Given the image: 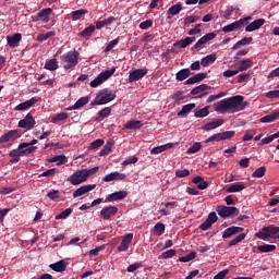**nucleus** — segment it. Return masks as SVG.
<instances>
[{"mask_svg":"<svg viewBox=\"0 0 279 279\" xmlns=\"http://www.w3.org/2000/svg\"><path fill=\"white\" fill-rule=\"evenodd\" d=\"M9 156L11 158V165H16V162H21V156H23V153H21V149L17 146L16 149H13L9 153Z\"/></svg>","mask_w":279,"mask_h":279,"instance_id":"a878e982","label":"nucleus"},{"mask_svg":"<svg viewBox=\"0 0 279 279\" xmlns=\"http://www.w3.org/2000/svg\"><path fill=\"white\" fill-rule=\"evenodd\" d=\"M147 73H149V70L147 68L131 71L129 73L130 84H132L133 82H138V80H143V77H145Z\"/></svg>","mask_w":279,"mask_h":279,"instance_id":"9b49d317","label":"nucleus"},{"mask_svg":"<svg viewBox=\"0 0 279 279\" xmlns=\"http://www.w3.org/2000/svg\"><path fill=\"white\" fill-rule=\"evenodd\" d=\"M114 144L111 143V142H108L104 147L102 149L100 150L99 153V156H108V154H110V151H112V146Z\"/></svg>","mask_w":279,"mask_h":279,"instance_id":"8fccbe9b","label":"nucleus"},{"mask_svg":"<svg viewBox=\"0 0 279 279\" xmlns=\"http://www.w3.org/2000/svg\"><path fill=\"white\" fill-rule=\"evenodd\" d=\"M82 170L85 175V179L88 180L89 175H95V173H97V171H99V167H94L90 169H82Z\"/></svg>","mask_w":279,"mask_h":279,"instance_id":"5fc2aeb1","label":"nucleus"},{"mask_svg":"<svg viewBox=\"0 0 279 279\" xmlns=\"http://www.w3.org/2000/svg\"><path fill=\"white\" fill-rule=\"evenodd\" d=\"M178 252L174 248L168 250L159 255V259L167 260V258H173Z\"/></svg>","mask_w":279,"mask_h":279,"instance_id":"c03bdc74","label":"nucleus"},{"mask_svg":"<svg viewBox=\"0 0 279 279\" xmlns=\"http://www.w3.org/2000/svg\"><path fill=\"white\" fill-rule=\"evenodd\" d=\"M136 162H138V157L132 156L122 161V165L124 167H128V165H136Z\"/></svg>","mask_w":279,"mask_h":279,"instance_id":"680f3d73","label":"nucleus"},{"mask_svg":"<svg viewBox=\"0 0 279 279\" xmlns=\"http://www.w3.org/2000/svg\"><path fill=\"white\" fill-rule=\"evenodd\" d=\"M245 228L243 227H229L222 233V239H230V236H234V234H241Z\"/></svg>","mask_w":279,"mask_h":279,"instance_id":"aec40b11","label":"nucleus"},{"mask_svg":"<svg viewBox=\"0 0 279 279\" xmlns=\"http://www.w3.org/2000/svg\"><path fill=\"white\" fill-rule=\"evenodd\" d=\"M125 178L126 175L124 173L111 172L104 177V182H114V180L121 181V180H125Z\"/></svg>","mask_w":279,"mask_h":279,"instance_id":"b1692460","label":"nucleus"},{"mask_svg":"<svg viewBox=\"0 0 279 279\" xmlns=\"http://www.w3.org/2000/svg\"><path fill=\"white\" fill-rule=\"evenodd\" d=\"M111 112H112V108L110 107L104 108L100 111H98V117L96 120L104 121L106 117H110Z\"/></svg>","mask_w":279,"mask_h":279,"instance_id":"58836bf2","label":"nucleus"},{"mask_svg":"<svg viewBox=\"0 0 279 279\" xmlns=\"http://www.w3.org/2000/svg\"><path fill=\"white\" fill-rule=\"evenodd\" d=\"M86 10L84 9H80V10H76V11H73L71 13V16H72V21H80V19H82V16H84V14H86Z\"/></svg>","mask_w":279,"mask_h":279,"instance_id":"de8ad7c7","label":"nucleus"},{"mask_svg":"<svg viewBox=\"0 0 279 279\" xmlns=\"http://www.w3.org/2000/svg\"><path fill=\"white\" fill-rule=\"evenodd\" d=\"M104 145V140L98 138L96 141H94L90 145H89V149H98V147H101Z\"/></svg>","mask_w":279,"mask_h":279,"instance_id":"774afa93","label":"nucleus"},{"mask_svg":"<svg viewBox=\"0 0 279 279\" xmlns=\"http://www.w3.org/2000/svg\"><path fill=\"white\" fill-rule=\"evenodd\" d=\"M56 173H58V169L52 168L39 174L38 178H51L52 175H56Z\"/></svg>","mask_w":279,"mask_h":279,"instance_id":"4d7b16f0","label":"nucleus"},{"mask_svg":"<svg viewBox=\"0 0 279 279\" xmlns=\"http://www.w3.org/2000/svg\"><path fill=\"white\" fill-rule=\"evenodd\" d=\"M250 21H252V16H246V17L240 19V20L222 27V32H225V34H228L230 32H236V29H241V27H245V25H250Z\"/></svg>","mask_w":279,"mask_h":279,"instance_id":"423d86ee","label":"nucleus"},{"mask_svg":"<svg viewBox=\"0 0 279 279\" xmlns=\"http://www.w3.org/2000/svg\"><path fill=\"white\" fill-rule=\"evenodd\" d=\"M86 181L87 179H86V175L84 174V170H77L76 172H74L68 178V182H71L73 186L83 184V182H86Z\"/></svg>","mask_w":279,"mask_h":279,"instance_id":"9d476101","label":"nucleus"},{"mask_svg":"<svg viewBox=\"0 0 279 279\" xmlns=\"http://www.w3.org/2000/svg\"><path fill=\"white\" fill-rule=\"evenodd\" d=\"M220 125H223V119H218L216 121L206 123L203 126V130H205V132H210V130H217V128H220Z\"/></svg>","mask_w":279,"mask_h":279,"instance_id":"bb28decb","label":"nucleus"},{"mask_svg":"<svg viewBox=\"0 0 279 279\" xmlns=\"http://www.w3.org/2000/svg\"><path fill=\"white\" fill-rule=\"evenodd\" d=\"M78 60L80 52L77 51H68L61 56V62L65 63L63 69H65L66 71H69V69H73L74 66H77Z\"/></svg>","mask_w":279,"mask_h":279,"instance_id":"20e7f679","label":"nucleus"},{"mask_svg":"<svg viewBox=\"0 0 279 279\" xmlns=\"http://www.w3.org/2000/svg\"><path fill=\"white\" fill-rule=\"evenodd\" d=\"M235 132L234 131H225L221 133H216L208 137L205 143H213V141H217V143L221 141H228V138H233Z\"/></svg>","mask_w":279,"mask_h":279,"instance_id":"1a4fd4ad","label":"nucleus"},{"mask_svg":"<svg viewBox=\"0 0 279 279\" xmlns=\"http://www.w3.org/2000/svg\"><path fill=\"white\" fill-rule=\"evenodd\" d=\"M254 134H256V131H246L245 134L242 137L243 143L247 142V141H252V138H254Z\"/></svg>","mask_w":279,"mask_h":279,"instance_id":"0e129e2a","label":"nucleus"},{"mask_svg":"<svg viewBox=\"0 0 279 279\" xmlns=\"http://www.w3.org/2000/svg\"><path fill=\"white\" fill-rule=\"evenodd\" d=\"M229 102V110H231V113L234 114V112H241L242 110H245L250 106V102L243 101L245 97L242 95L232 96L230 98H227Z\"/></svg>","mask_w":279,"mask_h":279,"instance_id":"f03ea898","label":"nucleus"},{"mask_svg":"<svg viewBox=\"0 0 279 279\" xmlns=\"http://www.w3.org/2000/svg\"><path fill=\"white\" fill-rule=\"evenodd\" d=\"M49 267L50 269H52V271H57L59 274H62V271H66V263H64V260H59L54 264H50Z\"/></svg>","mask_w":279,"mask_h":279,"instance_id":"7c9ffc66","label":"nucleus"},{"mask_svg":"<svg viewBox=\"0 0 279 279\" xmlns=\"http://www.w3.org/2000/svg\"><path fill=\"white\" fill-rule=\"evenodd\" d=\"M114 73H117L116 66H112L110 70L101 72L95 80L89 83V86H92V88H97V86H101V83L106 82V80H110V77H112Z\"/></svg>","mask_w":279,"mask_h":279,"instance_id":"39448f33","label":"nucleus"},{"mask_svg":"<svg viewBox=\"0 0 279 279\" xmlns=\"http://www.w3.org/2000/svg\"><path fill=\"white\" fill-rule=\"evenodd\" d=\"M276 119H279V110H275L271 113L262 117L259 121L260 123H272Z\"/></svg>","mask_w":279,"mask_h":279,"instance_id":"c85d7f7f","label":"nucleus"},{"mask_svg":"<svg viewBox=\"0 0 279 279\" xmlns=\"http://www.w3.org/2000/svg\"><path fill=\"white\" fill-rule=\"evenodd\" d=\"M125 197H128V192L119 191L108 195L105 202H119L121 199H125Z\"/></svg>","mask_w":279,"mask_h":279,"instance_id":"412c9836","label":"nucleus"},{"mask_svg":"<svg viewBox=\"0 0 279 279\" xmlns=\"http://www.w3.org/2000/svg\"><path fill=\"white\" fill-rule=\"evenodd\" d=\"M95 189H97L96 184L83 185L74 191L73 198L75 199L76 197H82V195H86V193H90V191Z\"/></svg>","mask_w":279,"mask_h":279,"instance_id":"dca6fc26","label":"nucleus"},{"mask_svg":"<svg viewBox=\"0 0 279 279\" xmlns=\"http://www.w3.org/2000/svg\"><path fill=\"white\" fill-rule=\"evenodd\" d=\"M199 149H202V143L196 142L187 149L186 154H197Z\"/></svg>","mask_w":279,"mask_h":279,"instance_id":"6e6d98bb","label":"nucleus"},{"mask_svg":"<svg viewBox=\"0 0 279 279\" xmlns=\"http://www.w3.org/2000/svg\"><path fill=\"white\" fill-rule=\"evenodd\" d=\"M243 189H245V183H243V182L233 183V184H231V185L227 189V192H228V193H239V192L243 191Z\"/></svg>","mask_w":279,"mask_h":279,"instance_id":"473e14b6","label":"nucleus"},{"mask_svg":"<svg viewBox=\"0 0 279 279\" xmlns=\"http://www.w3.org/2000/svg\"><path fill=\"white\" fill-rule=\"evenodd\" d=\"M266 97L267 99H279V89L267 92Z\"/></svg>","mask_w":279,"mask_h":279,"instance_id":"338daca9","label":"nucleus"},{"mask_svg":"<svg viewBox=\"0 0 279 279\" xmlns=\"http://www.w3.org/2000/svg\"><path fill=\"white\" fill-rule=\"evenodd\" d=\"M155 232L157 236H162V234H165V223L159 222L155 225Z\"/></svg>","mask_w":279,"mask_h":279,"instance_id":"052dcab7","label":"nucleus"},{"mask_svg":"<svg viewBox=\"0 0 279 279\" xmlns=\"http://www.w3.org/2000/svg\"><path fill=\"white\" fill-rule=\"evenodd\" d=\"M117 213H119V207L108 206L100 210V217L101 219H105V220L112 219V217H114Z\"/></svg>","mask_w":279,"mask_h":279,"instance_id":"2eb2a0df","label":"nucleus"},{"mask_svg":"<svg viewBox=\"0 0 279 279\" xmlns=\"http://www.w3.org/2000/svg\"><path fill=\"white\" fill-rule=\"evenodd\" d=\"M175 175L177 178H189V175H191V172L189 171V169L175 170Z\"/></svg>","mask_w":279,"mask_h":279,"instance_id":"69168bd1","label":"nucleus"},{"mask_svg":"<svg viewBox=\"0 0 279 279\" xmlns=\"http://www.w3.org/2000/svg\"><path fill=\"white\" fill-rule=\"evenodd\" d=\"M189 45H191V41H189V38L186 37L184 39L177 40L173 44V47H180L181 49H186V47H189Z\"/></svg>","mask_w":279,"mask_h":279,"instance_id":"09e8293b","label":"nucleus"},{"mask_svg":"<svg viewBox=\"0 0 279 279\" xmlns=\"http://www.w3.org/2000/svg\"><path fill=\"white\" fill-rule=\"evenodd\" d=\"M217 213L219 217L222 219H227V217H232L234 215L235 217H239V208L232 207V206H220L217 208Z\"/></svg>","mask_w":279,"mask_h":279,"instance_id":"0eeeda50","label":"nucleus"},{"mask_svg":"<svg viewBox=\"0 0 279 279\" xmlns=\"http://www.w3.org/2000/svg\"><path fill=\"white\" fill-rule=\"evenodd\" d=\"M95 25H89L80 33V36H82V38L88 39L90 36H93V34H95Z\"/></svg>","mask_w":279,"mask_h":279,"instance_id":"c9c22d12","label":"nucleus"},{"mask_svg":"<svg viewBox=\"0 0 279 279\" xmlns=\"http://www.w3.org/2000/svg\"><path fill=\"white\" fill-rule=\"evenodd\" d=\"M117 19L114 16H110L108 19L97 21L96 22V29H104V27H108L109 25H112Z\"/></svg>","mask_w":279,"mask_h":279,"instance_id":"cd10ccee","label":"nucleus"},{"mask_svg":"<svg viewBox=\"0 0 279 279\" xmlns=\"http://www.w3.org/2000/svg\"><path fill=\"white\" fill-rule=\"evenodd\" d=\"M246 236L247 234L240 233L236 238L229 242V247H234V245H239V243H241V241H244Z\"/></svg>","mask_w":279,"mask_h":279,"instance_id":"a18cd8bd","label":"nucleus"},{"mask_svg":"<svg viewBox=\"0 0 279 279\" xmlns=\"http://www.w3.org/2000/svg\"><path fill=\"white\" fill-rule=\"evenodd\" d=\"M52 36H56L54 31H50V32H47V33L39 34L37 36L36 40H38V43H45V40H48V38H52Z\"/></svg>","mask_w":279,"mask_h":279,"instance_id":"79ce46f5","label":"nucleus"},{"mask_svg":"<svg viewBox=\"0 0 279 279\" xmlns=\"http://www.w3.org/2000/svg\"><path fill=\"white\" fill-rule=\"evenodd\" d=\"M252 60L251 59H246V60H242L240 62H238L236 66H238V71L243 72V71H247V69H252Z\"/></svg>","mask_w":279,"mask_h":279,"instance_id":"2f4dec72","label":"nucleus"},{"mask_svg":"<svg viewBox=\"0 0 279 279\" xmlns=\"http://www.w3.org/2000/svg\"><path fill=\"white\" fill-rule=\"evenodd\" d=\"M265 23V19L255 20L245 27V32H256V29H260Z\"/></svg>","mask_w":279,"mask_h":279,"instance_id":"4be33fe9","label":"nucleus"},{"mask_svg":"<svg viewBox=\"0 0 279 279\" xmlns=\"http://www.w3.org/2000/svg\"><path fill=\"white\" fill-rule=\"evenodd\" d=\"M38 101H40V98L33 97L17 106H15L14 110H16L17 112H24L25 110H29V108H32L33 106H36V104H38Z\"/></svg>","mask_w":279,"mask_h":279,"instance_id":"ddd939ff","label":"nucleus"},{"mask_svg":"<svg viewBox=\"0 0 279 279\" xmlns=\"http://www.w3.org/2000/svg\"><path fill=\"white\" fill-rule=\"evenodd\" d=\"M193 108H195V104H187L184 105L181 109V111L178 112V117H184V114H189V112H191L193 110Z\"/></svg>","mask_w":279,"mask_h":279,"instance_id":"37998d69","label":"nucleus"},{"mask_svg":"<svg viewBox=\"0 0 279 279\" xmlns=\"http://www.w3.org/2000/svg\"><path fill=\"white\" fill-rule=\"evenodd\" d=\"M48 162H58L57 165L60 167V165H66L68 159L64 155H57L52 158H49Z\"/></svg>","mask_w":279,"mask_h":279,"instance_id":"4c0bfd02","label":"nucleus"},{"mask_svg":"<svg viewBox=\"0 0 279 279\" xmlns=\"http://www.w3.org/2000/svg\"><path fill=\"white\" fill-rule=\"evenodd\" d=\"M71 213H73L72 208H66L65 210L61 211L60 214H58L54 219L60 220V219H66V217H69L71 215Z\"/></svg>","mask_w":279,"mask_h":279,"instance_id":"864d4df0","label":"nucleus"},{"mask_svg":"<svg viewBox=\"0 0 279 279\" xmlns=\"http://www.w3.org/2000/svg\"><path fill=\"white\" fill-rule=\"evenodd\" d=\"M117 45H119V37L111 40L107 47L105 48V51L108 53L109 51H112L113 47H117Z\"/></svg>","mask_w":279,"mask_h":279,"instance_id":"e2e57ef3","label":"nucleus"},{"mask_svg":"<svg viewBox=\"0 0 279 279\" xmlns=\"http://www.w3.org/2000/svg\"><path fill=\"white\" fill-rule=\"evenodd\" d=\"M255 236L262 239V241H267L270 238L278 239L279 241V227H276V225L263 227L260 231L255 233Z\"/></svg>","mask_w":279,"mask_h":279,"instance_id":"7ed1b4c3","label":"nucleus"},{"mask_svg":"<svg viewBox=\"0 0 279 279\" xmlns=\"http://www.w3.org/2000/svg\"><path fill=\"white\" fill-rule=\"evenodd\" d=\"M23 36L20 33H15L12 36H7V45L11 47V49H16L21 44Z\"/></svg>","mask_w":279,"mask_h":279,"instance_id":"f3484780","label":"nucleus"},{"mask_svg":"<svg viewBox=\"0 0 279 279\" xmlns=\"http://www.w3.org/2000/svg\"><path fill=\"white\" fill-rule=\"evenodd\" d=\"M214 109L216 112H220L221 114H223V112L230 111V105L228 102V98L217 101L214 105Z\"/></svg>","mask_w":279,"mask_h":279,"instance_id":"6ab92c4d","label":"nucleus"},{"mask_svg":"<svg viewBox=\"0 0 279 279\" xmlns=\"http://www.w3.org/2000/svg\"><path fill=\"white\" fill-rule=\"evenodd\" d=\"M215 60H217V54L215 53L208 54L201 60V65L209 66V64H213Z\"/></svg>","mask_w":279,"mask_h":279,"instance_id":"72a5a7b5","label":"nucleus"},{"mask_svg":"<svg viewBox=\"0 0 279 279\" xmlns=\"http://www.w3.org/2000/svg\"><path fill=\"white\" fill-rule=\"evenodd\" d=\"M210 86L206 85V84H202L198 85L196 87H194L190 95H198L195 97V99H202V97H206V95H208V93L206 90H210Z\"/></svg>","mask_w":279,"mask_h":279,"instance_id":"4468645a","label":"nucleus"},{"mask_svg":"<svg viewBox=\"0 0 279 279\" xmlns=\"http://www.w3.org/2000/svg\"><path fill=\"white\" fill-rule=\"evenodd\" d=\"M193 75V72H191V69H182L175 74L177 82H184V80H189Z\"/></svg>","mask_w":279,"mask_h":279,"instance_id":"393cba45","label":"nucleus"},{"mask_svg":"<svg viewBox=\"0 0 279 279\" xmlns=\"http://www.w3.org/2000/svg\"><path fill=\"white\" fill-rule=\"evenodd\" d=\"M210 107H204L197 111H195L194 117H196V119H204V117H208L210 114L209 111Z\"/></svg>","mask_w":279,"mask_h":279,"instance_id":"ea45409f","label":"nucleus"},{"mask_svg":"<svg viewBox=\"0 0 279 279\" xmlns=\"http://www.w3.org/2000/svg\"><path fill=\"white\" fill-rule=\"evenodd\" d=\"M252 40H254L252 37H244L241 40H239L233 47L232 49L236 50L239 49V47H243L244 45H250V43H252Z\"/></svg>","mask_w":279,"mask_h":279,"instance_id":"49530a36","label":"nucleus"},{"mask_svg":"<svg viewBox=\"0 0 279 279\" xmlns=\"http://www.w3.org/2000/svg\"><path fill=\"white\" fill-rule=\"evenodd\" d=\"M88 101H90V97H88V96L82 97L73 106L68 107L65 110L66 111L80 110V108H84V106H86V104H88Z\"/></svg>","mask_w":279,"mask_h":279,"instance_id":"5701e85b","label":"nucleus"},{"mask_svg":"<svg viewBox=\"0 0 279 279\" xmlns=\"http://www.w3.org/2000/svg\"><path fill=\"white\" fill-rule=\"evenodd\" d=\"M17 125L23 130H34V128H36V119H34V114H32V112H28L24 119L19 121Z\"/></svg>","mask_w":279,"mask_h":279,"instance_id":"6e6552de","label":"nucleus"},{"mask_svg":"<svg viewBox=\"0 0 279 279\" xmlns=\"http://www.w3.org/2000/svg\"><path fill=\"white\" fill-rule=\"evenodd\" d=\"M182 12V3L173 4L167 11V19H171L172 16H178V13Z\"/></svg>","mask_w":279,"mask_h":279,"instance_id":"c756f323","label":"nucleus"},{"mask_svg":"<svg viewBox=\"0 0 279 279\" xmlns=\"http://www.w3.org/2000/svg\"><path fill=\"white\" fill-rule=\"evenodd\" d=\"M266 172H267V168H265V167H259V168H257V169L252 173V178H263Z\"/></svg>","mask_w":279,"mask_h":279,"instance_id":"603ef678","label":"nucleus"},{"mask_svg":"<svg viewBox=\"0 0 279 279\" xmlns=\"http://www.w3.org/2000/svg\"><path fill=\"white\" fill-rule=\"evenodd\" d=\"M117 99V92L105 88L98 92L96 98L90 102V106H104Z\"/></svg>","mask_w":279,"mask_h":279,"instance_id":"f257e3e1","label":"nucleus"},{"mask_svg":"<svg viewBox=\"0 0 279 279\" xmlns=\"http://www.w3.org/2000/svg\"><path fill=\"white\" fill-rule=\"evenodd\" d=\"M52 12H53L52 8L43 9L37 13V15L33 16V21L35 23L38 21H41V23H47L51 17Z\"/></svg>","mask_w":279,"mask_h":279,"instance_id":"f8f14e48","label":"nucleus"},{"mask_svg":"<svg viewBox=\"0 0 279 279\" xmlns=\"http://www.w3.org/2000/svg\"><path fill=\"white\" fill-rule=\"evenodd\" d=\"M36 149H38L37 146H27V147L21 149L20 151L22 153V156H29V154H34V151H36Z\"/></svg>","mask_w":279,"mask_h":279,"instance_id":"13d9d810","label":"nucleus"},{"mask_svg":"<svg viewBox=\"0 0 279 279\" xmlns=\"http://www.w3.org/2000/svg\"><path fill=\"white\" fill-rule=\"evenodd\" d=\"M258 252H262L263 254H267L269 252H275L276 245L274 244H264L257 246Z\"/></svg>","mask_w":279,"mask_h":279,"instance_id":"a19ab883","label":"nucleus"},{"mask_svg":"<svg viewBox=\"0 0 279 279\" xmlns=\"http://www.w3.org/2000/svg\"><path fill=\"white\" fill-rule=\"evenodd\" d=\"M66 119H69V113L61 112L52 118V123H58V121H66Z\"/></svg>","mask_w":279,"mask_h":279,"instance_id":"3c124183","label":"nucleus"},{"mask_svg":"<svg viewBox=\"0 0 279 279\" xmlns=\"http://www.w3.org/2000/svg\"><path fill=\"white\" fill-rule=\"evenodd\" d=\"M58 59H50L45 63L44 69L47 71H58Z\"/></svg>","mask_w":279,"mask_h":279,"instance_id":"e433bc0d","label":"nucleus"},{"mask_svg":"<svg viewBox=\"0 0 279 279\" xmlns=\"http://www.w3.org/2000/svg\"><path fill=\"white\" fill-rule=\"evenodd\" d=\"M141 128H143L141 120H132L125 124L126 130H141Z\"/></svg>","mask_w":279,"mask_h":279,"instance_id":"f704fd0d","label":"nucleus"},{"mask_svg":"<svg viewBox=\"0 0 279 279\" xmlns=\"http://www.w3.org/2000/svg\"><path fill=\"white\" fill-rule=\"evenodd\" d=\"M21 134L16 130H11L7 133H4L0 137V143H10V141H16V138H20Z\"/></svg>","mask_w":279,"mask_h":279,"instance_id":"a211bd4d","label":"nucleus"},{"mask_svg":"<svg viewBox=\"0 0 279 279\" xmlns=\"http://www.w3.org/2000/svg\"><path fill=\"white\" fill-rule=\"evenodd\" d=\"M206 39L205 37H202L201 39L197 40V43L191 48L192 51H195V50H199L202 49V47H204V45H206Z\"/></svg>","mask_w":279,"mask_h":279,"instance_id":"bf43d9fd","label":"nucleus"}]
</instances>
